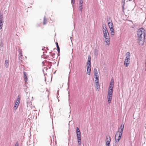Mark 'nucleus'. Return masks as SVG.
Instances as JSON below:
<instances>
[{"label": "nucleus", "instance_id": "obj_12", "mask_svg": "<svg viewBox=\"0 0 146 146\" xmlns=\"http://www.w3.org/2000/svg\"><path fill=\"white\" fill-rule=\"evenodd\" d=\"M130 54L129 52H128L126 54V58L128 60H130Z\"/></svg>", "mask_w": 146, "mask_h": 146}, {"label": "nucleus", "instance_id": "obj_23", "mask_svg": "<svg viewBox=\"0 0 146 146\" xmlns=\"http://www.w3.org/2000/svg\"><path fill=\"white\" fill-rule=\"evenodd\" d=\"M79 8H80V10L81 12L82 11V6H80Z\"/></svg>", "mask_w": 146, "mask_h": 146}, {"label": "nucleus", "instance_id": "obj_11", "mask_svg": "<svg viewBox=\"0 0 146 146\" xmlns=\"http://www.w3.org/2000/svg\"><path fill=\"white\" fill-rule=\"evenodd\" d=\"M129 60L127 59H125L124 62V65L125 67H127L128 66L130 62Z\"/></svg>", "mask_w": 146, "mask_h": 146}, {"label": "nucleus", "instance_id": "obj_20", "mask_svg": "<svg viewBox=\"0 0 146 146\" xmlns=\"http://www.w3.org/2000/svg\"><path fill=\"white\" fill-rule=\"evenodd\" d=\"M56 44L57 47V48L58 51V52H60V48L58 46V44L57 42H56Z\"/></svg>", "mask_w": 146, "mask_h": 146}, {"label": "nucleus", "instance_id": "obj_5", "mask_svg": "<svg viewBox=\"0 0 146 146\" xmlns=\"http://www.w3.org/2000/svg\"><path fill=\"white\" fill-rule=\"evenodd\" d=\"M122 135V133H119V131L117 132L115 137V140L116 142H119Z\"/></svg>", "mask_w": 146, "mask_h": 146}, {"label": "nucleus", "instance_id": "obj_27", "mask_svg": "<svg viewBox=\"0 0 146 146\" xmlns=\"http://www.w3.org/2000/svg\"><path fill=\"white\" fill-rule=\"evenodd\" d=\"M72 2L73 4L74 3V0H72Z\"/></svg>", "mask_w": 146, "mask_h": 146}, {"label": "nucleus", "instance_id": "obj_6", "mask_svg": "<svg viewBox=\"0 0 146 146\" xmlns=\"http://www.w3.org/2000/svg\"><path fill=\"white\" fill-rule=\"evenodd\" d=\"M21 100L20 97L19 96H18L15 102V105L14 107V109L16 110L18 108Z\"/></svg>", "mask_w": 146, "mask_h": 146}, {"label": "nucleus", "instance_id": "obj_3", "mask_svg": "<svg viewBox=\"0 0 146 146\" xmlns=\"http://www.w3.org/2000/svg\"><path fill=\"white\" fill-rule=\"evenodd\" d=\"M103 31L104 34V37L105 39V42L106 44L109 45L110 43V38L109 33L107 30L106 26L105 25L103 27Z\"/></svg>", "mask_w": 146, "mask_h": 146}, {"label": "nucleus", "instance_id": "obj_19", "mask_svg": "<svg viewBox=\"0 0 146 146\" xmlns=\"http://www.w3.org/2000/svg\"><path fill=\"white\" fill-rule=\"evenodd\" d=\"M94 78L95 82H96V81H97V82H98V81H99L98 75V76H95Z\"/></svg>", "mask_w": 146, "mask_h": 146}, {"label": "nucleus", "instance_id": "obj_8", "mask_svg": "<svg viewBox=\"0 0 146 146\" xmlns=\"http://www.w3.org/2000/svg\"><path fill=\"white\" fill-rule=\"evenodd\" d=\"M3 15L0 14V29H2L3 21Z\"/></svg>", "mask_w": 146, "mask_h": 146}, {"label": "nucleus", "instance_id": "obj_18", "mask_svg": "<svg viewBox=\"0 0 146 146\" xmlns=\"http://www.w3.org/2000/svg\"><path fill=\"white\" fill-rule=\"evenodd\" d=\"M76 132L77 134H79V133L81 134L80 130L78 127H76Z\"/></svg>", "mask_w": 146, "mask_h": 146}, {"label": "nucleus", "instance_id": "obj_10", "mask_svg": "<svg viewBox=\"0 0 146 146\" xmlns=\"http://www.w3.org/2000/svg\"><path fill=\"white\" fill-rule=\"evenodd\" d=\"M124 127V125L123 124H121L120 126V128H119L118 129V131H119V133H122Z\"/></svg>", "mask_w": 146, "mask_h": 146}, {"label": "nucleus", "instance_id": "obj_28", "mask_svg": "<svg viewBox=\"0 0 146 146\" xmlns=\"http://www.w3.org/2000/svg\"><path fill=\"white\" fill-rule=\"evenodd\" d=\"M79 5L80 6H82V4L80 3Z\"/></svg>", "mask_w": 146, "mask_h": 146}, {"label": "nucleus", "instance_id": "obj_17", "mask_svg": "<svg viewBox=\"0 0 146 146\" xmlns=\"http://www.w3.org/2000/svg\"><path fill=\"white\" fill-rule=\"evenodd\" d=\"M5 66L6 68H7L9 66V62L7 60H6L5 62Z\"/></svg>", "mask_w": 146, "mask_h": 146}, {"label": "nucleus", "instance_id": "obj_2", "mask_svg": "<svg viewBox=\"0 0 146 146\" xmlns=\"http://www.w3.org/2000/svg\"><path fill=\"white\" fill-rule=\"evenodd\" d=\"M114 80L113 79H112L109 87L108 93L107 96L108 102L109 104H110L112 100L114 86Z\"/></svg>", "mask_w": 146, "mask_h": 146}, {"label": "nucleus", "instance_id": "obj_14", "mask_svg": "<svg viewBox=\"0 0 146 146\" xmlns=\"http://www.w3.org/2000/svg\"><path fill=\"white\" fill-rule=\"evenodd\" d=\"M108 25L109 28L113 27V25L111 20L110 22H108Z\"/></svg>", "mask_w": 146, "mask_h": 146}, {"label": "nucleus", "instance_id": "obj_13", "mask_svg": "<svg viewBox=\"0 0 146 146\" xmlns=\"http://www.w3.org/2000/svg\"><path fill=\"white\" fill-rule=\"evenodd\" d=\"M23 74L24 75V79L25 83H26L28 80V78L26 74V72H23Z\"/></svg>", "mask_w": 146, "mask_h": 146}, {"label": "nucleus", "instance_id": "obj_16", "mask_svg": "<svg viewBox=\"0 0 146 146\" xmlns=\"http://www.w3.org/2000/svg\"><path fill=\"white\" fill-rule=\"evenodd\" d=\"M95 82L96 87L98 89V88L100 87V84L99 81H98V82Z\"/></svg>", "mask_w": 146, "mask_h": 146}, {"label": "nucleus", "instance_id": "obj_21", "mask_svg": "<svg viewBox=\"0 0 146 146\" xmlns=\"http://www.w3.org/2000/svg\"><path fill=\"white\" fill-rule=\"evenodd\" d=\"M46 23V20L45 19H44L43 22V24L44 25H45Z\"/></svg>", "mask_w": 146, "mask_h": 146}, {"label": "nucleus", "instance_id": "obj_26", "mask_svg": "<svg viewBox=\"0 0 146 146\" xmlns=\"http://www.w3.org/2000/svg\"><path fill=\"white\" fill-rule=\"evenodd\" d=\"M15 146H19V144L18 143H16Z\"/></svg>", "mask_w": 146, "mask_h": 146}, {"label": "nucleus", "instance_id": "obj_1", "mask_svg": "<svg viewBox=\"0 0 146 146\" xmlns=\"http://www.w3.org/2000/svg\"><path fill=\"white\" fill-rule=\"evenodd\" d=\"M137 38L139 44H143L145 38V31L142 28L138 29L137 33Z\"/></svg>", "mask_w": 146, "mask_h": 146}, {"label": "nucleus", "instance_id": "obj_7", "mask_svg": "<svg viewBox=\"0 0 146 146\" xmlns=\"http://www.w3.org/2000/svg\"><path fill=\"white\" fill-rule=\"evenodd\" d=\"M111 142L110 137L108 136L106 137V146H110V143Z\"/></svg>", "mask_w": 146, "mask_h": 146}, {"label": "nucleus", "instance_id": "obj_4", "mask_svg": "<svg viewBox=\"0 0 146 146\" xmlns=\"http://www.w3.org/2000/svg\"><path fill=\"white\" fill-rule=\"evenodd\" d=\"M91 56L90 55L88 56V61L87 62V74L90 75L91 72Z\"/></svg>", "mask_w": 146, "mask_h": 146}, {"label": "nucleus", "instance_id": "obj_9", "mask_svg": "<svg viewBox=\"0 0 146 146\" xmlns=\"http://www.w3.org/2000/svg\"><path fill=\"white\" fill-rule=\"evenodd\" d=\"M77 141L78 143V144L80 145L81 144V134L79 133V134H77Z\"/></svg>", "mask_w": 146, "mask_h": 146}, {"label": "nucleus", "instance_id": "obj_25", "mask_svg": "<svg viewBox=\"0 0 146 146\" xmlns=\"http://www.w3.org/2000/svg\"><path fill=\"white\" fill-rule=\"evenodd\" d=\"M83 3L82 0H80V3L82 4Z\"/></svg>", "mask_w": 146, "mask_h": 146}, {"label": "nucleus", "instance_id": "obj_29", "mask_svg": "<svg viewBox=\"0 0 146 146\" xmlns=\"http://www.w3.org/2000/svg\"><path fill=\"white\" fill-rule=\"evenodd\" d=\"M1 46H3V44H1Z\"/></svg>", "mask_w": 146, "mask_h": 146}, {"label": "nucleus", "instance_id": "obj_22", "mask_svg": "<svg viewBox=\"0 0 146 146\" xmlns=\"http://www.w3.org/2000/svg\"><path fill=\"white\" fill-rule=\"evenodd\" d=\"M110 29L111 32H113V31H114L113 27L110 28Z\"/></svg>", "mask_w": 146, "mask_h": 146}, {"label": "nucleus", "instance_id": "obj_15", "mask_svg": "<svg viewBox=\"0 0 146 146\" xmlns=\"http://www.w3.org/2000/svg\"><path fill=\"white\" fill-rule=\"evenodd\" d=\"M94 74L95 76H98V75L97 69L96 68H94Z\"/></svg>", "mask_w": 146, "mask_h": 146}, {"label": "nucleus", "instance_id": "obj_24", "mask_svg": "<svg viewBox=\"0 0 146 146\" xmlns=\"http://www.w3.org/2000/svg\"><path fill=\"white\" fill-rule=\"evenodd\" d=\"M115 34V32L114 31L111 32V35L113 36Z\"/></svg>", "mask_w": 146, "mask_h": 146}]
</instances>
